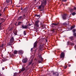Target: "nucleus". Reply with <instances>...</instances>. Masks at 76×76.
Instances as JSON below:
<instances>
[{
	"mask_svg": "<svg viewBox=\"0 0 76 76\" xmlns=\"http://www.w3.org/2000/svg\"><path fill=\"white\" fill-rule=\"evenodd\" d=\"M69 11L70 12L72 13V12H74L75 10H74V9H71L69 10Z\"/></svg>",
	"mask_w": 76,
	"mask_h": 76,
	"instance_id": "6ab92c4d",
	"label": "nucleus"
},
{
	"mask_svg": "<svg viewBox=\"0 0 76 76\" xmlns=\"http://www.w3.org/2000/svg\"><path fill=\"white\" fill-rule=\"evenodd\" d=\"M21 72H22V71L21 70V71H20L19 72V73H21Z\"/></svg>",
	"mask_w": 76,
	"mask_h": 76,
	"instance_id": "49530a36",
	"label": "nucleus"
},
{
	"mask_svg": "<svg viewBox=\"0 0 76 76\" xmlns=\"http://www.w3.org/2000/svg\"><path fill=\"white\" fill-rule=\"evenodd\" d=\"M47 4V0H45L44 2L42 3L41 5L39 6L38 9H40V11L44 12L45 6Z\"/></svg>",
	"mask_w": 76,
	"mask_h": 76,
	"instance_id": "f257e3e1",
	"label": "nucleus"
},
{
	"mask_svg": "<svg viewBox=\"0 0 76 76\" xmlns=\"http://www.w3.org/2000/svg\"><path fill=\"white\" fill-rule=\"evenodd\" d=\"M22 23V22H21V21H19L18 23V26L19 25H20Z\"/></svg>",
	"mask_w": 76,
	"mask_h": 76,
	"instance_id": "4be33fe9",
	"label": "nucleus"
},
{
	"mask_svg": "<svg viewBox=\"0 0 76 76\" xmlns=\"http://www.w3.org/2000/svg\"><path fill=\"white\" fill-rule=\"evenodd\" d=\"M4 21H5V20H4V21H2L1 22V23H3V22H4Z\"/></svg>",
	"mask_w": 76,
	"mask_h": 76,
	"instance_id": "37998d69",
	"label": "nucleus"
},
{
	"mask_svg": "<svg viewBox=\"0 0 76 76\" xmlns=\"http://www.w3.org/2000/svg\"><path fill=\"white\" fill-rule=\"evenodd\" d=\"M11 57H14V56H15V55H14V54H11Z\"/></svg>",
	"mask_w": 76,
	"mask_h": 76,
	"instance_id": "72a5a7b5",
	"label": "nucleus"
},
{
	"mask_svg": "<svg viewBox=\"0 0 76 76\" xmlns=\"http://www.w3.org/2000/svg\"><path fill=\"white\" fill-rule=\"evenodd\" d=\"M17 75H18V73L16 72L14 73V76H16Z\"/></svg>",
	"mask_w": 76,
	"mask_h": 76,
	"instance_id": "7c9ffc66",
	"label": "nucleus"
},
{
	"mask_svg": "<svg viewBox=\"0 0 76 76\" xmlns=\"http://www.w3.org/2000/svg\"><path fill=\"white\" fill-rule=\"evenodd\" d=\"M24 16H25V15H23V17H24Z\"/></svg>",
	"mask_w": 76,
	"mask_h": 76,
	"instance_id": "4d7b16f0",
	"label": "nucleus"
},
{
	"mask_svg": "<svg viewBox=\"0 0 76 76\" xmlns=\"http://www.w3.org/2000/svg\"><path fill=\"white\" fill-rule=\"evenodd\" d=\"M18 53L20 54H22L23 53V52L22 50H19L18 51Z\"/></svg>",
	"mask_w": 76,
	"mask_h": 76,
	"instance_id": "f3484780",
	"label": "nucleus"
},
{
	"mask_svg": "<svg viewBox=\"0 0 76 76\" xmlns=\"http://www.w3.org/2000/svg\"><path fill=\"white\" fill-rule=\"evenodd\" d=\"M43 50V45H40L39 48V51H42Z\"/></svg>",
	"mask_w": 76,
	"mask_h": 76,
	"instance_id": "6e6552de",
	"label": "nucleus"
},
{
	"mask_svg": "<svg viewBox=\"0 0 76 76\" xmlns=\"http://www.w3.org/2000/svg\"><path fill=\"white\" fill-rule=\"evenodd\" d=\"M21 28H23V29H28V26L24 25L23 24H22L21 26Z\"/></svg>",
	"mask_w": 76,
	"mask_h": 76,
	"instance_id": "423d86ee",
	"label": "nucleus"
},
{
	"mask_svg": "<svg viewBox=\"0 0 76 76\" xmlns=\"http://www.w3.org/2000/svg\"><path fill=\"white\" fill-rule=\"evenodd\" d=\"M73 35L75 37H76V33H73Z\"/></svg>",
	"mask_w": 76,
	"mask_h": 76,
	"instance_id": "473e14b6",
	"label": "nucleus"
},
{
	"mask_svg": "<svg viewBox=\"0 0 76 76\" xmlns=\"http://www.w3.org/2000/svg\"><path fill=\"white\" fill-rule=\"evenodd\" d=\"M37 44H38V42L36 41L34 44V48H36L37 45Z\"/></svg>",
	"mask_w": 76,
	"mask_h": 76,
	"instance_id": "9d476101",
	"label": "nucleus"
},
{
	"mask_svg": "<svg viewBox=\"0 0 76 76\" xmlns=\"http://www.w3.org/2000/svg\"><path fill=\"white\" fill-rule=\"evenodd\" d=\"M47 39H46V42H47Z\"/></svg>",
	"mask_w": 76,
	"mask_h": 76,
	"instance_id": "13d9d810",
	"label": "nucleus"
},
{
	"mask_svg": "<svg viewBox=\"0 0 76 76\" xmlns=\"http://www.w3.org/2000/svg\"><path fill=\"white\" fill-rule=\"evenodd\" d=\"M24 35L25 36L26 35V31H24L23 32Z\"/></svg>",
	"mask_w": 76,
	"mask_h": 76,
	"instance_id": "bb28decb",
	"label": "nucleus"
},
{
	"mask_svg": "<svg viewBox=\"0 0 76 76\" xmlns=\"http://www.w3.org/2000/svg\"><path fill=\"white\" fill-rule=\"evenodd\" d=\"M13 32L14 34H17L18 33V30L15 29L13 30Z\"/></svg>",
	"mask_w": 76,
	"mask_h": 76,
	"instance_id": "dca6fc26",
	"label": "nucleus"
},
{
	"mask_svg": "<svg viewBox=\"0 0 76 76\" xmlns=\"http://www.w3.org/2000/svg\"><path fill=\"white\" fill-rule=\"evenodd\" d=\"M42 16V15H41L40 14V15H38L37 14H36L34 15V16L35 17H37V18H40Z\"/></svg>",
	"mask_w": 76,
	"mask_h": 76,
	"instance_id": "f8f14e48",
	"label": "nucleus"
},
{
	"mask_svg": "<svg viewBox=\"0 0 76 76\" xmlns=\"http://www.w3.org/2000/svg\"><path fill=\"white\" fill-rule=\"evenodd\" d=\"M54 31V30H53V31Z\"/></svg>",
	"mask_w": 76,
	"mask_h": 76,
	"instance_id": "680f3d73",
	"label": "nucleus"
},
{
	"mask_svg": "<svg viewBox=\"0 0 76 76\" xmlns=\"http://www.w3.org/2000/svg\"><path fill=\"white\" fill-rule=\"evenodd\" d=\"M2 75H1V73H0V76H2Z\"/></svg>",
	"mask_w": 76,
	"mask_h": 76,
	"instance_id": "603ef678",
	"label": "nucleus"
},
{
	"mask_svg": "<svg viewBox=\"0 0 76 76\" xmlns=\"http://www.w3.org/2000/svg\"><path fill=\"white\" fill-rule=\"evenodd\" d=\"M39 58L40 59L38 61V62H39V63H40L43 61V58H42V56L41 55H39Z\"/></svg>",
	"mask_w": 76,
	"mask_h": 76,
	"instance_id": "20e7f679",
	"label": "nucleus"
},
{
	"mask_svg": "<svg viewBox=\"0 0 76 76\" xmlns=\"http://www.w3.org/2000/svg\"><path fill=\"white\" fill-rule=\"evenodd\" d=\"M69 39L71 40V41L72 42H73V41L72 40H73L74 39V37L71 36V37H69Z\"/></svg>",
	"mask_w": 76,
	"mask_h": 76,
	"instance_id": "2eb2a0df",
	"label": "nucleus"
},
{
	"mask_svg": "<svg viewBox=\"0 0 76 76\" xmlns=\"http://www.w3.org/2000/svg\"><path fill=\"white\" fill-rule=\"evenodd\" d=\"M23 18V16H20L18 19V20H20Z\"/></svg>",
	"mask_w": 76,
	"mask_h": 76,
	"instance_id": "5701e85b",
	"label": "nucleus"
},
{
	"mask_svg": "<svg viewBox=\"0 0 76 76\" xmlns=\"http://www.w3.org/2000/svg\"><path fill=\"white\" fill-rule=\"evenodd\" d=\"M14 42V39L13 37H12L11 38V39H10V43H12Z\"/></svg>",
	"mask_w": 76,
	"mask_h": 76,
	"instance_id": "ddd939ff",
	"label": "nucleus"
},
{
	"mask_svg": "<svg viewBox=\"0 0 76 76\" xmlns=\"http://www.w3.org/2000/svg\"><path fill=\"white\" fill-rule=\"evenodd\" d=\"M76 31V29L75 28H74L72 30V32H73V34H74V33H75Z\"/></svg>",
	"mask_w": 76,
	"mask_h": 76,
	"instance_id": "cd10ccee",
	"label": "nucleus"
},
{
	"mask_svg": "<svg viewBox=\"0 0 76 76\" xmlns=\"http://www.w3.org/2000/svg\"><path fill=\"white\" fill-rule=\"evenodd\" d=\"M25 70V69L24 67H23H23L22 68V69L21 70V71L22 72H23L24 70Z\"/></svg>",
	"mask_w": 76,
	"mask_h": 76,
	"instance_id": "b1692460",
	"label": "nucleus"
},
{
	"mask_svg": "<svg viewBox=\"0 0 76 76\" xmlns=\"http://www.w3.org/2000/svg\"><path fill=\"white\" fill-rule=\"evenodd\" d=\"M22 61L23 63H26L28 62V59L26 58H24L22 60Z\"/></svg>",
	"mask_w": 76,
	"mask_h": 76,
	"instance_id": "0eeeda50",
	"label": "nucleus"
},
{
	"mask_svg": "<svg viewBox=\"0 0 76 76\" xmlns=\"http://www.w3.org/2000/svg\"><path fill=\"white\" fill-rule=\"evenodd\" d=\"M7 7H6L5 8H4V10H3V12H5V11H6V9Z\"/></svg>",
	"mask_w": 76,
	"mask_h": 76,
	"instance_id": "2f4dec72",
	"label": "nucleus"
},
{
	"mask_svg": "<svg viewBox=\"0 0 76 76\" xmlns=\"http://www.w3.org/2000/svg\"><path fill=\"white\" fill-rule=\"evenodd\" d=\"M64 52H62L61 53V54L60 55V58H61L62 59H64Z\"/></svg>",
	"mask_w": 76,
	"mask_h": 76,
	"instance_id": "39448f33",
	"label": "nucleus"
},
{
	"mask_svg": "<svg viewBox=\"0 0 76 76\" xmlns=\"http://www.w3.org/2000/svg\"><path fill=\"white\" fill-rule=\"evenodd\" d=\"M15 26H16L17 25V24H16V23H15Z\"/></svg>",
	"mask_w": 76,
	"mask_h": 76,
	"instance_id": "5fc2aeb1",
	"label": "nucleus"
},
{
	"mask_svg": "<svg viewBox=\"0 0 76 76\" xmlns=\"http://www.w3.org/2000/svg\"><path fill=\"white\" fill-rule=\"evenodd\" d=\"M26 67H27V66Z\"/></svg>",
	"mask_w": 76,
	"mask_h": 76,
	"instance_id": "e2e57ef3",
	"label": "nucleus"
},
{
	"mask_svg": "<svg viewBox=\"0 0 76 76\" xmlns=\"http://www.w3.org/2000/svg\"><path fill=\"white\" fill-rule=\"evenodd\" d=\"M76 14V12H73V13H72V16H75V15Z\"/></svg>",
	"mask_w": 76,
	"mask_h": 76,
	"instance_id": "393cba45",
	"label": "nucleus"
},
{
	"mask_svg": "<svg viewBox=\"0 0 76 76\" xmlns=\"http://www.w3.org/2000/svg\"><path fill=\"white\" fill-rule=\"evenodd\" d=\"M53 75H54V76H58V75H59V74H58V73L57 72H53Z\"/></svg>",
	"mask_w": 76,
	"mask_h": 76,
	"instance_id": "9b49d317",
	"label": "nucleus"
},
{
	"mask_svg": "<svg viewBox=\"0 0 76 76\" xmlns=\"http://www.w3.org/2000/svg\"><path fill=\"white\" fill-rule=\"evenodd\" d=\"M67 44L68 45H75V44H74V43H72V42L69 41L67 42Z\"/></svg>",
	"mask_w": 76,
	"mask_h": 76,
	"instance_id": "1a4fd4ad",
	"label": "nucleus"
},
{
	"mask_svg": "<svg viewBox=\"0 0 76 76\" xmlns=\"http://www.w3.org/2000/svg\"><path fill=\"white\" fill-rule=\"evenodd\" d=\"M70 66H71V65H70V64H69V65H68V67H70Z\"/></svg>",
	"mask_w": 76,
	"mask_h": 76,
	"instance_id": "c03bdc74",
	"label": "nucleus"
},
{
	"mask_svg": "<svg viewBox=\"0 0 76 76\" xmlns=\"http://www.w3.org/2000/svg\"><path fill=\"white\" fill-rule=\"evenodd\" d=\"M2 70H4V67H2Z\"/></svg>",
	"mask_w": 76,
	"mask_h": 76,
	"instance_id": "864d4df0",
	"label": "nucleus"
},
{
	"mask_svg": "<svg viewBox=\"0 0 76 76\" xmlns=\"http://www.w3.org/2000/svg\"><path fill=\"white\" fill-rule=\"evenodd\" d=\"M18 53V51L16 50L14 51V54H16Z\"/></svg>",
	"mask_w": 76,
	"mask_h": 76,
	"instance_id": "c756f323",
	"label": "nucleus"
},
{
	"mask_svg": "<svg viewBox=\"0 0 76 76\" xmlns=\"http://www.w3.org/2000/svg\"><path fill=\"white\" fill-rule=\"evenodd\" d=\"M26 70H28V69H27Z\"/></svg>",
	"mask_w": 76,
	"mask_h": 76,
	"instance_id": "0e129e2a",
	"label": "nucleus"
},
{
	"mask_svg": "<svg viewBox=\"0 0 76 76\" xmlns=\"http://www.w3.org/2000/svg\"><path fill=\"white\" fill-rule=\"evenodd\" d=\"M27 8H24V9H23V13H26L27 12Z\"/></svg>",
	"mask_w": 76,
	"mask_h": 76,
	"instance_id": "4468645a",
	"label": "nucleus"
},
{
	"mask_svg": "<svg viewBox=\"0 0 76 76\" xmlns=\"http://www.w3.org/2000/svg\"><path fill=\"white\" fill-rule=\"evenodd\" d=\"M67 1V0H62V1H64V2H66Z\"/></svg>",
	"mask_w": 76,
	"mask_h": 76,
	"instance_id": "f704fd0d",
	"label": "nucleus"
},
{
	"mask_svg": "<svg viewBox=\"0 0 76 76\" xmlns=\"http://www.w3.org/2000/svg\"><path fill=\"white\" fill-rule=\"evenodd\" d=\"M1 16V14L0 12V16Z\"/></svg>",
	"mask_w": 76,
	"mask_h": 76,
	"instance_id": "3c124183",
	"label": "nucleus"
},
{
	"mask_svg": "<svg viewBox=\"0 0 76 76\" xmlns=\"http://www.w3.org/2000/svg\"><path fill=\"white\" fill-rule=\"evenodd\" d=\"M7 45H8L9 46H11L12 45V43H10H10H8L7 44Z\"/></svg>",
	"mask_w": 76,
	"mask_h": 76,
	"instance_id": "c85d7f7f",
	"label": "nucleus"
},
{
	"mask_svg": "<svg viewBox=\"0 0 76 76\" xmlns=\"http://www.w3.org/2000/svg\"><path fill=\"white\" fill-rule=\"evenodd\" d=\"M1 25V23H0V25Z\"/></svg>",
	"mask_w": 76,
	"mask_h": 76,
	"instance_id": "052dcab7",
	"label": "nucleus"
},
{
	"mask_svg": "<svg viewBox=\"0 0 76 76\" xmlns=\"http://www.w3.org/2000/svg\"><path fill=\"white\" fill-rule=\"evenodd\" d=\"M1 28V26H0V29Z\"/></svg>",
	"mask_w": 76,
	"mask_h": 76,
	"instance_id": "6e6d98bb",
	"label": "nucleus"
},
{
	"mask_svg": "<svg viewBox=\"0 0 76 76\" xmlns=\"http://www.w3.org/2000/svg\"><path fill=\"white\" fill-rule=\"evenodd\" d=\"M1 20H4V18H1Z\"/></svg>",
	"mask_w": 76,
	"mask_h": 76,
	"instance_id": "c9c22d12",
	"label": "nucleus"
},
{
	"mask_svg": "<svg viewBox=\"0 0 76 76\" xmlns=\"http://www.w3.org/2000/svg\"><path fill=\"white\" fill-rule=\"evenodd\" d=\"M14 34L15 35H19L17 34H16V33H14Z\"/></svg>",
	"mask_w": 76,
	"mask_h": 76,
	"instance_id": "79ce46f5",
	"label": "nucleus"
},
{
	"mask_svg": "<svg viewBox=\"0 0 76 76\" xmlns=\"http://www.w3.org/2000/svg\"><path fill=\"white\" fill-rule=\"evenodd\" d=\"M1 47H4V45H3V44H2L1 45Z\"/></svg>",
	"mask_w": 76,
	"mask_h": 76,
	"instance_id": "a19ab883",
	"label": "nucleus"
},
{
	"mask_svg": "<svg viewBox=\"0 0 76 76\" xmlns=\"http://www.w3.org/2000/svg\"><path fill=\"white\" fill-rule=\"evenodd\" d=\"M39 20H38L37 21L35 22V24L34 26L37 27H39Z\"/></svg>",
	"mask_w": 76,
	"mask_h": 76,
	"instance_id": "7ed1b4c3",
	"label": "nucleus"
},
{
	"mask_svg": "<svg viewBox=\"0 0 76 76\" xmlns=\"http://www.w3.org/2000/svg\"><path fill=\"white\" fill-rule=\"evenodd\" d=\"M62 17L63 20H66L67 19V14H64L62 15Z\"/></svg>",
	"mask_w": 76,
	"mask_h": 76,
	"instance_id": "f03ea898",
	"label": "nucleus"
},
{
	"mask_svg": "<svg viewBox=\"0 0 76 76\" xmlns=\"http://www.w3.org/2000/svg\"><path fill=\"white\" fill-rule=\"evenodd\" d=\"M31 52H32V51H33V48H31Z\"/></svg>",
	"mask_w": 76,
	"mask_h": 76,
	"instance_id": "e433bc0d",
	"label": "nucleus"
},
{
	"mask_svg": "<svg viewBox=\"0 0 76 76\" xmlns=\"http://www.w3.org/2000/svg\"><path fill=\"white\" fill-rule=\"evenodd\" d=\"M67 67V66L66 65L64 66V69H66Z\"/></svg>",
	"mask_w": 76,
	"mask_h": 76,
	"instance_id": "4c0bfd02",
	"label": "nucleus"
},
{
	"mask_svg": "<svg viewBox=\"0 0 76 76\" xmlns=\"http://www.w3.org/2000/svg\"><path fill=\"white\" fill-rule=\"evenodd\" d=\"M40 26L42 28H44L45 27V25L42 23L40 24Z\"/></svg>",
	"mask_w": 76,
	"mask_h": 76,
	"instance_id": "412c9836",
	"label": "nucleus"
},
{
	"mask_svg": "<svg viewBox=\"0 0 76 76\" xmlns=\"http://www.w3.org/2000/svg\"><path fill=\"white\" fill-rule=\"evenodd\" d=\"M23 10V8H22V7H21V9H20V10Z\"/></svg>",
	"mask_w": 76,
	"mask_h": 76,
	"instance_id": "a18cd8bd",
	"label": "nucleus"
},
{
	"mask_svg": "<svg viewBox=\"0 0 76 76\" xmlns=\"http://www.w3.org/2000/svg\"><path fill=\"white\" fill-rule=\"evenodd\" d=\"M75 28V25L72 26L71 27L70 30H72V29H73V28Z\"/></svg>",
	"mask_w": 76,
	"mask_h": 76,
	"instance_id": "a211bd4d",
	"label": "nucleus"
},
{
	"mask_svg": "<svg viewBox=\"0 0 76 76\" xmlns=\"http://www.w3.org/2000/svg\"><path fill=\"white\" fill-rule=\"evenodd\" d=\"M31 24H28V26H31Z\"/></svg>",
	"mask_w": 76,
	"mask_h": 76,
	"instance_id": "09e8293b",
	"label": "nucleus"
},
{
	"mask_svg": "<svg viewBox=\"0 0 76 76\" xmlns=\"http://www.w3.org/2000/svg\"><path fill=\"white\" fill-rule=\"evenodd\" d=\"M10 2L11 3H12V0H10Z\"/></svg>",
	"mask_w": 76,
	"mask_h": 76,
	"instance_id": "de8ad7c7",
	"label": "nucleus"
},
{
	"mask_svg": "<svg viewBox=\"0 0 76 76\" xmlns=\"http://www.w3.org/2000/svg\"><path fill=\"white\" fill-rule=\"evenodd\" d=\"M73 9L74 10H76V7H74Z\"/></svg>",
	"mask_w": 76,
	"mask_h": 76,
	"instance_id": "ea45409f",
	"label": "nucleus"
},
{
	"mask_svg": "<svg viewBox=\"0 0 76 76\" xmlns=\"http://www.w3.org/2000/svg\"><path fill=\"white\" fill-rule=\"evenodd\" d=\"M39 0H34V2H36V1H38Z\"/></svg>",
	"mask_w": 76,
	"mask_h": 76,
	"instance_id": "58836bf2",
	"label": "nucleus"
},
{
	"mask_svg": "<svg viewBox=\"0 0 76 76\" xmlns=\"http://www.w3.org/2000/svg\"><path fill=\"white\" fill-rule=\"evenodd\" d=\"M51 25H54L55 26H57V25H58V23H52Z\"/></svg>",
	"mask_w": 76,
	"mask_h": 76,
	"instance_id": "aec40b11",
	"label": "nucleus"
},
{
	"mask_svg": "<svg viewBox=\"0 0 76 76\" xmlns=\"http://www.w3.org/2000/svg\"><path fill=\"white\" fill-rule=\"evenodd\" d=\"M20 7V6H18V7Z\"/></svg>",
	"mask_w": 76,
	"mask_h": 76,
	"instance_id": "bf43d9fd",
	"label": "nucleus"
},
{
	"mask_svg": "<svg viewBox=\"0 0 76 76\" xmlns=\"http://www.w3.org/2000/svg\"><path fill=\"white\" fill-rule=\"evenodd\" d=\"M34 63H32L31 64V66H33V65H34Z\"/></svg>",
	"mask_w": 76,
	"mask_h": 76,
	"instance_id": "8fccbe9b",
	"label": "nucleus"
},
{
	"mask_svg": "<svg viewBox=\"0 0 76 76\" xmlns=\"http://www.w3.org/2000/svg\"><path fill=\"white\" fill-rule=\"evenodd\" d=\"M32 63V61H31L30 62H29L28 64V66H30Z\"/></svg>",
	"mask_w": 76,
	"mask_h": 76,
	"instance_id": "a878e982",
	"label": "nucleus"
}]
</instances>
